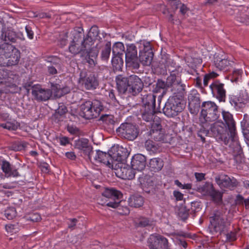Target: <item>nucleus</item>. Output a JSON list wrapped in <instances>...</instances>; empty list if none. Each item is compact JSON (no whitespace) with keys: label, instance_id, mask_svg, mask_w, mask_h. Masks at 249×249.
I'll use <instances>...</instances> for the list:
<instances>
[{"label":"nucleus","instance_id":"1","mask_svg":"<svg viewBox=\"0 0 249 249\" xmlns=\"http://www.w3.org/2000/svg\"><path fill=\"white\" fill-rule=\"evenodd\" d=\"M67 38L71 40V44L69 46L70 52L76 54L80 52H83L85 54L91 55L92 57L95 58L98 55V51L94 47H91L90 44L84 39V34L80 31L76 30L71 31L70 33L66 34Z\"/></svg>","mask_w":249,"mask_h":249},{"label":"nucleus","instance_id":"2","mask_svg":"<svg viewBox=\"0 0 249 249\" xmlns=\"http://www.w3.org/2000/svg\"><path fill=\"white\" fill-rule=\"evenodd\" d=\"M20 52L9 43L0 45V66L10 67L18 65L20 59Z\"/></svg>","mask_w":249,"mask_h":249},{"label":"nucleus","instance_id":"3","mask_svg":"<svg viewBox=\"0 0 249 249\" xmlns=\"http://www.w3.org/2000/svg\"><path fill=\"white\" fill-rule=\"evenodd\" d=\"M209 220V229L213 234L227 232L231 225L227 216L220 211H214L212 213Z\"/></svg>","mask_w":249,"mask_h":249},{"label":"nucleus","instance_id":"4","mask_svg":"<svg viewBox=\"0 0 249 249\" xmlns=\"http://www.w3.org/2000/svg\"><path fill=\"white\" fill-rule=\"evenodd\" d=\"M156 96L153 94H148L144 95L142 98V106L140 110L141 115L143 119L147 122L155 123L156 117H159L156 114Z\"/></svg>","mask_w":249,"mask_h":249},{"label":"nucleus","instance_id":"5","mask_svg":"<svg viewBox=\"0 0 249 249\" xmlns=\"http://www.w3.org/2000/svg\"><path fill=\"white\" fill-rule=\"evenodd\" d=\"M199 120L203 127H208L209 124L219 118L220 112L216 105L213 102H204L202 104Z\"/></svg>","mask_w":249,"mask_h":249},{"label":"nucleus","instance_id":"6","mask_svg":"<svg viewBox=\"0 0 249 249\" xmlns=\"http://www.w3.org/2000/svg\"><path fill=\"white\" fill-rule=\"evenodd\" d=\"M109 153L114 164V172L116 176L121 178H124V163L123 162L124 148L119 145H115L109 150Z\"/></svg>","mask_w":249,"mask_h":249},{"label":"nucleus","instance_id":"7","mask_svg":"<svg viewBox=\"0 0 249 249\" xmlns=\"http://www.w3.org/2000/svg\"><path fill=\"white\" fill-rule=\"evenodd\" d=\"M184 108L182 96L175 95L169 98L163 108V112L166 116L173 117L178 115Z\"/></svg>","mask_w":249,"mask_h":249},{"label":"nucleus","instance_id":"8","mask_svg":"<svg viewBox=\"0 0 249 249\" xmlns=\"http://www.w3.org/2000/svg\"><path fill=\"white\" fill-rule=\"evenodd\" d=\"M103 109L101 102L98 100L87 101L80 106L81 115L87 119L97 117Z\"/></svg>","mask_w":249,"mask_h":249},{"label":"nucleus","instance_id":"9","mask_svg":"<svg viewBox=\"0 0 249 249\" xmlns=\"http://www.w3.org/2000/svg\"><path fill=\"white\" fill-rule=\"evenodd\" d=\"M208 127H204L205 129H211L215 135L219 137L221 140L223 141L224 143L227 145L229 141L231 140L232 142L235 143L237 145H239V141L238 143L232 141L231 138L230 133L227 126L222 122H215L213 124H208Z\"/></svg>","mask_w":249,"mask_h":249},{"label":"nucleus","instance_id":"10","mask_svg":"<svg viewBox=\"0 0 249 249\" xmlns=\"http://www.w3.org/2000/svg\"><path fill=\"white\" fill-rule=\"evenodd\" d=\"M170 75L166 79L168 87H171L174 94H181L185 90V85L181 83L180 73L178 70L169 69Z\"/></svg>","mask_w":249,"mask_h":249},{"label":"nucleus","instance_id":"11","mask_svg":"<svg viewBox=\"0 0 249 249\" xmlns=\"http://www.w3.org/2000/svg\"><path fill=\"white\" fill-rule=\"evenodd\" d=\"M196 190L203 196H209L214 203H220L222 201V194L215 190L211 182H205L204 184L197 186Z\"/></svg>","mask_w":249,"mask_h":249},{"label":"nucleus","instance_id":"12","mask_svg":"<svg viewBox=\"0 0 249 249\" xmlns=\"http://www.w3.org/2000/svg\"><path fill=\"white\" fill-rule=\"evenodd\" d=\"M0 38L5 42L4 43H15L18 39L21 40L25 39L22 33H16L12 28H6L4 27L3 22L1 20H0Z\"/></svg>","mask_w":249,"mask_h":249},{"label":"nucleus","instance_id":"13","mask_svg":"<svg viewBox=\"0 0 249 249\" xmlns=\"http://www.w3.org/2000/svg\"><path fill=\"white\" fill-rule=\"evenodd\" d=\"M105 197V205L113 208L119 206L120 199L122 198L123 194L119 191L111 189H106L102 194Z\"/></svg>","mask_w":249,"mask_h":249},{"label":"nucleus","instance_id":"14","mask_svg":"<svg viewBox=\"0 0 249 249\" xmlns=\"http://www.w3.org/2000/svg\"><path fill=\"white\" fill-rule=\"evenodd\" d=\"M78 83L87 90H93L98 86L99 81L95 74L81 71L80 73Z\"/></svg>","mask_w":249,"mask_h":249},{"label":"nucleus","instance_id":"15","mask_svg":"<svg viewBox=\"0 0 249 249\" xmlns=\"http://www.w3.org/2000/svg\"><path fill=\"white\" fill-rule=\"evenodd\" d=\"M125 51V67L133 69H138L140 65L137 56V50L134 44H126Z\"/></svg>","mask_w":249,"mask_h":249},{"label":"nucleus","instance_id":"16","mask_svg":"<svg viewBox=\"0 0 249 249\" xmlns=\"http://www.w3.org/2000/svg\"><path fill=\"white\" fill-rule=\"evenodd\" d=\"M209 87L213 97L219 102H225L227 91L223 83L219 80H215L210 84Z\"/></svg>","mask_w":249,"mask_h":249},{"label":"nucleus","instance_id":"17","mask_svg":"<svg viewBox=\"0 0 249 249\" xmlns=\"http://www.w3.org/2000/svg\"><path fill=\"white\" fill-rule=\"evenodd\" d=\"M125 92H128L133 95H136L140 92L143 88V84L140 78L137 75H131L125 78Z\"/></svg>","mask_w":249,"mask_h":249},{"label":"nucleus","instance_id":"18","mask_svg":"<svg viewBox=\"0 0 249 249\" xmlns=\"http://www.w3.org/2000/svg\"><path fill=\"white\" fill-rule=\"evenodd\" d=\"M154 121L155 123H151L149 136L156 141H163L165 131L161 125V119L160 117H156Z\"/></svg>","mask_w":249,"mask_h":249},{"label":"nucleus","instance_id":"19","mask_svg":"<svg viewBox=\"0 0 249 249\" xmlns=\"http://www.w3.org/2000/svg\"><path fill=\"white\" fill-rule=\"evenodd\" d=\"M168 239L160 234H151L147 240L150 249H163L167 247Z\"/></svg>","mask_w":249,"mask_h":249},{"label":"nucleus","instance_id":"20","mask_svg":"<svg viewBox=\"0 0 249 249\" xmlns=\"http://www.w3.org/2000/svg\"><path fill=\"white\" fill-rule=\"evenodd\" d=\"M215 181L221 189H233L238 185V181L233 177L230 178L227 175H221L215 178Z\"/></svg>","mask_w":249,"mask_h":249},{"label":"nucleus","instance_id":"21","mask_svg":"<svg viewBox=\"0 0 249 249\" xmlns=\"http://www.w3.org/2000/svg\"><path fill=\"white\" fill-rule=\"evenodd\" d=\"M222 116L225 123V124L227 126L230 133L231 140L238 143L235 123L233 120L232 115L229 112L223 111Z\"/></svg>","mask_w":249,"mask_h":249},{"label":"nucleus","instance_id":"22","mask_svg":"<svg viewBox=\"0 0 249 249\" xmlns=\"http://www.w3.org/2000/svg\"><path fill=\"white\" fill-rule=\"evenodd\" d=\"M32 94L34 98L38 101H46L52 96L50 89L42 88L40 85H35L32 87Z\"/></svg>","mask_w":249,"mask_h":249},{"label":"nucleus","instance_id":"23","mask_svg":"<svg viewBox=\"0 0 249 249\" xmlns=\"http://www.w3.org/2000/svg\"><path fill=\"white\" fill-rule=\"evenodd\" d=\"M74 146L75 148L82 151L85 155L88 156L89 160H91L93 148L89 143V141L87 139L81 138L75 140L74 142Z\"/></svg>","mask_w":249,"mask_h":249},{"label":"nucleus","instance_id":"24","mask_svg":"<svg viewBox=\"0 0 249 249\" xmlns=\"http://www.w3.org/2000/svg\"><path fill=\"white\" fill-rule=\"evenodd\" d=\"M93 158L95 161L102 163L108 167L114 169V162L109 150L107 153L103 152L100 150H97Z\"/></svg>","mask_w":249,"mask_h":249},{"label":"nucleus","instance_id":"25","mask_svg":"<svg viewBox=\"0 0 249 249\" xmlns=\"http://www.w3.org/2000/svg\"><path fill=\"white\" fill-rule=\"evenodd\" d=\"M232 63V61L228 59L224 54L215 53L214 55V65L220 70L227 71Z\"/></svg>","mask_w":249,"mask_h":249},{"label":"nucleus","instance_id":"26","mask_svg":"<svg viewBox=\"0 0 249 249\" xmlns=\"http://www.w3.org/2000/svg\"><path fill=\"white\" fill-rule=\"evenodd\" d=\"M200 95L196 90H192L188 95V100L190 111H198L200 107Z\"/></svg>","mask_w":249,"mask_h":249},{"label":"nucleus","instance_id":"27","mask_svg":"<svg viewBox=\"0 0 249 249\" xmlns=\"http://www.w3.org/2000/svg\"><path fill=\"white\" fill-rule=\"evenodd\" d=\"M131 168L134 170L138 171L143 170L146 165V158L141 154H137L134 155L131 161Z\"/></svg>","mask_w":249,"mask_h":249},{"label":"nucleus","instance_id":"28","mask_svg":"<svg viewBox=\"0 0 249 249\" xmlns=\"http://www.w3.org/2000/svg\"><path fill=\"white\" fill-rule=\"evenodd\" d=\"M0 166L5 176L8 177H18L20 176L18 169L14 168L9 162L6 160H0Z\"/></svg>","mask_w":249,"mask_h":249},{"label":"nucleus","instance_id":"29","mask_svg":"<svg viewBox=\"0 0 249 249\" xmlns=\"http://www.w3.org/2000/svg\"><path fill=\"white\" fill-rule=\"evenodd\" d=\"M138 133V128L135 125L125 122V139L133 141L137 138Z\"/></svg>","mask_w":249,"mask_h":249},{"label":"nucleus","instance_id":"30","mask_svg":"<svg viewBox=\"0 0 249 249\" xmlns=\"http://www.w3.org/2000/svg\"><path fill=\"white\" fill-rule=\"evenodd\" d=\"M139 181L142 190L146 192H150L149 188L153 187L154 182L152 178L148 175H142L139 178Z\"/></svg>","mask_w":249,"mask_h":249},{"label":"nucleus","instance_id":"31","mask_svg":"<svg viewBox=\"0 0 249 249\" xmlns=\"http://www.w3.org/2000/svg\"><path fill=\"white\" fill-rule=\"evenodd\" d=\"M18 80V75L8 71V74L6 76L5 80L4 81V84L7 87L16 88L17 86Z\"/></svg>","mask_w":249,"mask_h":249},{"label":"nucleus","instance_id":"32","mask_svg":"<svg viewBox=\"0 0 249 249\" xmlns=\"http://www.w3.org/2000/svg\"><path fill=\"white\" fill-rule=\"evenodd\" d=\"M128 202L131 207L140 208L143 205L144 198L140 195H134L129 198Z\"/></svg>","mask_w":249,"mask_h":249},{"label":"nucleus","instance_id":"33","mask_svg":"<svg viewBox=\"0 0 249 249\" xmlns=\"http://www.w3.org/2000/svg\"><path fill=\"white\" fill-rule=\"evenodd\" d=\"M148 166L152 171L156 172L162 169L163 166V161L159 158H153L150 160Z\"/></svg>","mask_w":249,"mask_h":249},{"label":"nucleus","instance_id":"34","mask_svg":"<svg viewBox=\"0 0 249 249\" xmlns=\"http://www.w3.org/2000/svg\"><path fill=\"white\" fill-rule=\"evenodd\" d=\"M99 35V30L97 26H92L89 30L87 37L85 39L91 47H94L93 42Z\"/></svg>","mask_w":249,"mask_h":249},{"label":"nucleus","instance_id":"35","mask_svg":"<svg viewBox=\"0 0 249 249\" xmlns=\"http://www.w3.org/2000/svg\"><path fill=\"white\" fill-rule=\"evenodd\" d=\"M153 53L152 52H140L139 58L142 65L149 66L153 60Z\"/></svg>","mask_w":249,"mask_h":249},{"label":"nucleus","instance_id":"36","mask_svg":"<svg viewBox=\"0 0 249 249\" xmlns=\"http://www.w3.org/2000/svg\"><path fill=\"white\" fill-rule=\"evenodd\" d=\"M112 63L116 71H122L124 65L123 55H113Z\"/></svg>","mask_w":249,"mask_h":249},{"label":"nucleus","instance_id":"37","mask_svg":"<svg viewBox=\"0 0 249 249\" xmlns=\"http://www.w3.org/2000/svg\"><path fill=\"white\" fill-rule=\"evenodd\" d=\"M229 101L230 104L236 110H239L244 106V104L240 102L238 97L235 95H230Z\"/></svg>","mask_w":249,"mask_h":249},{"label":"nucleus","instance_id":"38","mask_svg":"<svg viewBox=\"0 0 249 249\" xmlns=\"http://www.w3.org/2000/svg\"><path fill=\"white\" fill-rule=\"evenodd\" d=\"M117 88L119 92L124 93V78L123 75H119L116 78Z\"/></svg>","mask_w":249,"mask_h":249},{"label":"nucleus","instance_id":"39","mask_svg":"<svg viewBox=\"0 0 249 249\" xmlns=\"http://www.w3.org/2000/svg\"><path fill=\"white\" fill-rule=\"evenodd\" d=\"M243 71L241 69L235 70L231 75V81L232 82L238 83L241 81Z\"/></svg>","mask_w":249,"mask_h":249},{"label":"nucleus","instance_id":"40","mask_svg":"<svg viewBox=\"0 0 249 249\" xmlns=\"http://www.w3.org/2000/svg\"><path fill=\"white\" fill-rule=\"evenodd\" d=\"M51 91L52 94L53 93L54 96L56 98H59L65 93L64 89H61L60 86L57 84L52 85Z\"/></svg>","mask_w":249,"mask_h":249},{"label":"nucleus","instance_id":"41","mask_svg":"<svg viewBox=\"0 0 249 249\" xmlns=\"http://www.w3.org/2000/svg\"><path fill=\"white\" fill-rule=\"evenodd\" d=\"M124 51V44L122 42L116 43L112 48V53L113 55H123Z\"/></svg>","mask_w":249,"mask_h":249},{"label":"nucleus","instance_id":"42","mask_svg":"<svg viewBox=\"0 0 249 249\" xmlns=\"http://www.w3.org/2000/svg\"><path fill=\"white\" fill-rule=\"evenodd\" d=\"M18 123L16 121L12 122H7L5 123L0 124V126L9 130H16L19 127Z\"/></svg>","mask_w":249,"mask_h":249},{"label":"nucleus","instance_id":"43","mask_svg":"<svg viewBox=\"0 0 249 249\" xmlns=\"http://www.w3.org/2000/svg\"><path fill=\"white\" fill-rule=\"evenodd\" d=\"M164 63L165 68L169 71L170 69L178 70L180 69V67L177 66L174 60L170 57H167Z\"/></svg>","mask_w":249,"mask_h":249},{"label":"nucleus","instance_id":"44","mask_svg":"<svg viewBox=\"0 0 249 249\" xmlns=\"http://www.w3.org/2000/svg\"><path fill=\"white\" fill-rule=\"evenodd\" d=\"M241 125L245 138L249 141V122L244 119L241 122Z\"/></svg>","mask_w":249,"mask_h":249},{"label":"nucleus","instance_id":"45","mask_svg":"<svg viewBox=\"0 0 249 249\" xmlns=\"http://www.w3.org/2000/svg\"><path fill=\"white\" fill-rule=\"evenodd\" d=\"M218 75V74L214 71H212L209 73L206 74L203 78L204 86L205 87L207 86L209 81L211 79L217 77Z\"/></svg>","mask_w":249,"mask_h":249},{"label":"nucleus","instance_id":"46","mask_svg":"<svg viewBox=\"0 0 249 249\" xmlns=\"http://www.w3.org/2000/svg\"><path fill=\"white\" fill-rule=\"evenodd\" d=\"M111 52V44L109 43H107L105 48L102 51V58L104 60H107L110 55Z\"/></svg>","mask_w":249,"mask_h":249},{"label":"nucleus","instance_id":"47","mask_svg":"<svg viewBox=\"0 0 249 249\" xmlns=\"http://www.w3.org/2000/svg\"><path fill=\"white\" fill-rule=\"evenodd\" d=\"M167 85L163 81L161 80H158L156 87L154 88V91L155 92H160L161 90H162V92L164 91V89Z\"/></svg>","mask_w":249,"mask_h":249},{"label":"nucleus","instance_id":"48","mask_svg":"<svg viewBox=\"0 0 249 249\" xmlns=\"http://www.w3.org/2000/svg\"><path fill=\"white\" fill-rule=\"evenodd\" d=\"M145 147L147 150L155 152L157 151V148L155 143L151 140H147L145 142Z\"/></svg>","mask_w":249,"mask_h":249},{"label":"nucleus","instance_id":"49","mask_svg":"<svg viewBox=\"0 0 249 249\" xmlns=\"http://www.w3.org/2000/svg\"><path fill=\"white\" fill-rule=\"evenodd\" d=\"M226 237V240L228 242H233L237 239V231H231L229 233H224Z\"/></svg>","mask_w":249,"mask_h":249},{"label":"nucleus","instance_id":"50","mask_svg":"<svg viewBox=\"0 0 249 249\" xmlns=\"http://www.w3.org/2000/svg\"><path fill=\"white\" fill-rule=\"evenodd\" d=\"M16 214V210L14 208H9L5 211V216L8 219H12Z\"/></svg>","mask_w":249,"mask_h":249},{"label":"nucleus","instance_id":"51","mask_svg":"<svg viewBox=\"0 0 249 249\" xmlns=\"http://www.w3.org/2000/svg\"><path fill=\"white\" fill-rule=\"evenodd\" d=\"M136 170L132 169H127L125 171V175L126 176L127 179L130 180L133 179L136 174Z\"/></svg>","mask_w":249,"mask_h":249},{"label":"nucleus","instance_id":"52","mask_svg":"<svg viewBox=\"0 0 249 249\" xmlns=\"http://www.w3.org/2000/svg\"><path fill=\"white\" fill-rule=\"evenodd\" d=\"M7 70L0 69V84H4V81L5 80L6 76H7Z\"/></svg>","mask_w":249,"mask_h":249},{"label":"nucleus","instance_id":"53","mask_svg":"<svg viewBox=\"0 0 249 249\" xmlns=\"http://www.w3.org/2000/svg\"><path fill=\"white\" fill-rule=\"evenodd\" d=\"M191 210L192 212L194 213L198 212L200 209V205L199 202L196 201H194L191 202Z\"/></svg>","mask_w":249,"mask_h":249},{"label":"nucleus","instance_id":"54","mask_svg":"<svg viewBox=\"0 0 249 249\" xmlns=\"http://www.w3.org/2000/svg\"><path fill=\"white\" fill-rule=\"evenodd\" d=\"M173 194L177 201H181L183 199V195L179 191H174Z\"/></svg>","mask_w":249,"mask_h":249},{"label":"nucleus","instance_id":"55","mask_svg":"<svg viewBox=\"0 0 249 249\" xmlns=\"http://www.w3.org/2000/svg\"><path fill=\"white\" fill-rule=\"evenodd\" d=\"M25 28L28 38L30 39H33L34 37V32L32 30L31 28L29 26H26Z\"/></svg>","mask_w":249,"mask_h":249},{"label":"nucleus","instance_id":"56","mask_svg":"<svg viewBox=\"0 0 249 249\" xmlns=\"http://www.w3.org/2000/svg\"><path fill=\"white\" fill-rule=\"evenodd\" d=\"M139 224L141 227H146L150 224V221L148 218H143L141 219Z\"/></svg>","mask_w":249,"mask_h":249},{"label":"nucleus","instance_id":"57","mask_svg":"<svg viewBox=\"0 0 249 249\" xmlns=\"http://www.w3.org/2000/svg\"><path fill=\"white\" fill-rule=\"evenodd\" d=\"M67 129L68 131L71 134H77L79 132V129L73 126H68Z\"/></svg>","mask_w":249,"mask_h":249},{"label":"nucleus","instance_id":"58","mask_svg":"<svg viewBox=\"0 0 249 249\" xmlns=\"http://www.w3.org/2000/svg\"><path fill=\"white\" fill-rule=\"evenodd\" d=\"M195 176L196 179L198 181H201L205 179V174L202 173H195Z\"/></svg>","mask_w":249,"mask_h":249},{"label":"nucleus","instance_id":"59","mask_svg":"<svg viewBox=\"0 0 249 249\" xmlns=\"http://www.w3.org/2000/svg\"><path fill=\"white\" fill-rule=\"evenodd\" d=\"M5 230L9 233H13L16 231L15 230V226L12 224H8L5 226Z\"/></svg>","mask_w":249,"mask_h":249},{"label":"nucleus","instance_id":"60","mask_svg":"<svg viewBox=\"0 0 249 249\" xmlns=\"http://www.w3.org/2000/svg\"><path fill=\"white\" fill-rule=\"evenodd\" d=\"M182 4L180 0H173L172 2V6L175 9H177L179 8Z\"/></svg>","mask_w":249,"mask_h":249},{"label":"nucleus","instance_id":"61","mask_svg":"<svg viewBox=\"0 0 249 249\" xmlns=\"http://www.w3.org/2000/svg\"><path fill=\"white\" fill-rule=\"evenodd\" d=\"M108 96L110 100V103L115 104L117 102V101L116 100V98L115 97L114 93L113 92L112 90L109 91L108 93Z\"/></svg>","mask_w":249,"mask_h":249},{"label":"nucleus","instance_id":"62","mask_svg":"<svg viewBox=\"0 0 249 249\" xmlns=\"http://www.w3.org/2000/svg\"><path fill=\"white\" fill-rule=\"evenodd\" d=\"M67 111L66 107L64 106H59L57 110V112L60 115H62Z\"/></svg>","mask_w":249,"mask_h":249},{"label":"nucleus","instance_id":"63","mask_svg":"<svg viewBox=\"0 0 249 249\" xmlns=\"http://www.w3.org/2000/svg\"><path fill=\"white\" fill-rule=\"evenodd\" d=\"M244 200H245V199H244V197L240 195H238L236 197L235 201L237 204H239V205L243 204V203L244 202Z\"/></svg>","mask_w":249,"mask_h":249},{"label":"nucleus","instance_id":"64","mask_svg":"<svg viewBox=\"0 0 249 249\" xmlns=\"http://www.w3.org/2000/svg\"><path fill=\"white\" fill-rule=\"evenodd\" d=\"M179 8V12L182 15H185L189 10L184 4H182Z\"/></svg>","mask_w":249,"mask_h":249}]
</instances>
